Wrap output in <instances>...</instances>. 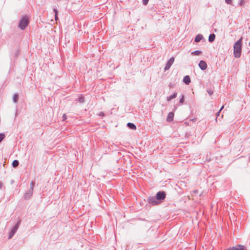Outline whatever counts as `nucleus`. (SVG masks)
Returning <instances> with one entry per match:
<instances>
[{
	"mask_svg": "<svg viewBox=\"0 0 250 250\" xmlns=\"http://www.w3.org/2000/svg\"><path fill=\"white\" fill-rule=\"evenodd\" d=\"M232 0H225V2L228 4H232Z\"/></svg>",
	"mask_w": 250,
	"mask_h": 250,
	"instance_id": "obj_27",
	"label": "nucleus"
},
{
	"mask_svg": "<svg viewBox=\"0 0 250 250\" xmlns=\"http://www.w3.org/2000/svg\"><path fill=\"white\" fill-rule=\"evenodd\" d=\"M199 67L202 70H205L207 68V64L205 61L201 60L199 62Z\"/></svg>",
	"mask_w": 250,
	"mask_h": 250,
	"instance_id": "obj_7",
	"label": "nucleus"
},
{
	"mask_svg": "<svg viewBox=\"0 0 250 250\" xmlns=\"http://www.w3.org/2000/svg\"><path fill=\"white\" fill-rule=\"evenodd\" d=\"M62 118H63V120H65L67 118L66 115L65 114H63L62 116Z\"/></svg>",
	"mask_w": 250,
	"mask_h": 250,
	"instance_id": "obj_29",
	"label": "nucleus"
},
{
	"mask_svg": "<svg viewBox=\"0 0 250 250\" xmlns=\"http://www.w3.org/2000/svg\"><path fill=\"white\" fill-rule=\"evenodd\" d=\"M34 185H35V182H33V181H32L31 182V183H30V189H31V190H33Z\"/></svg>",
	"mask_w": 250,
	"mask_h": 250,
	"instance_id": "obj_25",
	"label": "nucleus"
},
{
	"mask_svg": "<svg viewBox=\"0 0 250 250\" xmlns=\"http://www.w3.org/2000/svg\"><path fill=\"white\" fill-rule=\"evenodd\" d=\"M5 135L3 133H0V143L5 138Z\"/></svg>",
	"mask_w": 250,
	"mask_h": 250,
	"instance_id": "obj_21",
	"label": "nucleus"
},
{
	"mask_svg": "<svg viewBox=\"0 0 250 250\" xmlns=\"http://www.w3.org/2000/svg\"><path fill=\"white\" fill-rule=\"evenodd\" d=\"M184 101V95H181V97L179 100V103L180 104H183Z\"/></svg>",
	"mask_w": 250,
	"mask_h": 250,
	"instance_id": "obj_20",
	"label": "nucleus"
},
{
	"mask_svg": "<svg viewBox=\"0 0 250 250\" xmlns=\"http://www.w3.org/2000/svg\"><path fill=\"white\" fill-rule=\"evenodd\" d=\"M174 58L173 57H171L167 62L166 65L165 67V70L167 71L169 69L170 67H171V65L173 64V63L174 62Z\"/></svg>",
	"mask_w": 250,
	"mask_h": 250,
	"instance_id": "obj_6",
	"label": "nucleus"
},
{
	"mask_svg": "<svg viewBox=\"0 0 250 250\" xmlns=\"http://www.w3.org/2000/svg\"><path fill=\"white\" fill-rule=\"evenodd\" d=\"M202 53V51L200 50H196L192 52L191 54L195 56L200 55Z\"/></svg>",
	"mask_w": 250,
	"mask_h": 250,
	"instance_id": "obj_15",
	"label": "nucleus"
},
{
	"mask_svg": "<svg viewBox=\"0 0 250 250\" xmlns=\"http://www.w3.org/2000/svg\"><path fill=\"white\" fill-rule=\"evenodd\" d=\"M224 107V106L223 105L221 107V108H220V109L219 110V111L217 113V114H216L217 117L215 119L216 121H217V117L219 116L220 113L221 111L223 109Z\"/></svg>",
	"mask_w": 250,
	"mask_h": 250,
	"instance_id": "obj_23",
	"label": "nucleus"
},
{
	"mask_svg": "<svg viewBox=\"0 0 250 250\" xmlns=\"http://www.w3.org/2000/svg\"><path fill=\"white\" fill-rule=\"evenodd\" d=\"M127 126L128 127L133 130L136 129V126L133 123H128L127 124Z\"/></svg>",
	"mask_w": 250,
	"mask_h": 250,
	"instance_id": "obj_13",
	"label": "nucleus"
},
{
	"mask_svg": "<svg viewBox=\"0 0 250 250\" xmlns=\"http://www.w3.org/2000/svg\"><path fill=\"white\" fill-rule=\"evenodd\" d=\"M148 202L149 204L153 205H157L160 203L158 201L156 197L150 196L148 198Z\"/></svg>",
	"mask_w": 250,
	"mask_h": 250,
	"instance_id": "obj_4",
	"label": "nucleus"
},
{
	"mask_svg": "<svg viewBox=\"0 0 250 250\" xmlns=\"http://www.w3.org/2000/svg\"><path fill=\"white\" fill-rule=\"evenodd\" d=\"M53 11L55 13V20L57 21V20H58V17H57L58 10L56 8H54Z\"/></svg>",
	"mask_w": 250,
	"mask_h": 250,
	"instance_id": "obj_22",
	"label": "nucleus"
},
{
	"mask_svg": "<svg viewBox=\"0 0 250 250\" xmlns=\"http://www.w3.org/2000/svg\"><path fill=\"white\" fill-rule=\"evenodd\" d=\"M12 166L14 167H17L19 165V162L18 161V160H15L13 161V162H12Z\"/></svg>",
	"mask_w": 250,
	"mask_h": 250,
	"instance_id": "obj_18",
	"label": "nucleus"
},
{
	"mask_svg": "<svg viewBox=\"0 0 250 250\" xmlns=\"http://www.w3.org/2000/svg\"><path fill=\"white\" fill-rule=\"evenodd\" d=\"M28 23V18L26 16H24L21 19L19 26L21 29L24 30L27 26Z\"/></svg>",
	"mask_w": 250,
	"mask_h": 250,
	"instance_id": "obj_2",
	"label": "nucleus"
},
{
	"mask_svg": "<svg viewBox=\"0 0 250 250\" xmlns=\"http://www.w3.org/2000/svg\"><path fill=\"white\" fill-rule=\"evenodd\" d=\"M237 250H247L246 247L243 245H237Z\"/></svg>",
	"mask_w": 250,
	"mask_h": 250,
	"instance_id": "obj_16",
	"label": "nucleus"
},
{
	"mask_svg": "<svg viewBox=\"0 0 250 250\" xmlns=\"http://www.w3.org/2000/svg\"><path fill=\"white\" fill-rule=\"evenodd\" d=\"M245 0H239V4L242 6L245 3Z\"/></svg>",
	"mask_w": 250,
	"mask_h": 250,
	"instance_id": "obj_26",
	"label": "nucleus"
},
{
	"mask_svg": "<svg viewBox=\"0 0 250 250\" xmlns=\"http://www.w3.org/2000/svg\"><path fill=\"white\" fill-rule=\"evenodd\" d=\"M215 38V35L214 34H211L209 35L208 37V42H213Z\"/></svg>",
	"mask_w": 250,
	"mask_h": 250,
	"instance_id": "obj_14",
	"label": "nucleus"
},
{
	"mask_svg": "<svg viewBox=\"0 0 250 250\" xmlns=\"http://www.w3.org/2000/svg\"><path fill=\"white\" fill-rule=\"evenodd\" d=\"M33 190H31V189H29L28 192L25 193L24 195V198L25 199H29L33 194Z\"/></svg>",
	"mask_w": 250,
	"mask_h": 250,
	"instance_id": "obj_9",
	"label": "nucleus"
},
{
	"mask_svg": "<svg viewBox=\"0 0 250 250\" xmlns=\"http://www.w3.org/2000/svg\"><path fill=\"white\" fill-rule=\"evenodd\" d=\"M78 101L81 103H83L84 102V99L83 96H81L78 98Z\"/></svg>",
	"mask_w": 250,
	"mask_h": 250,
	"instance_id": "obj_19",
	"label": "nucleus"
},
{
	"mask_svg": "<svg viewBox=\"0 0 250 250\" xmlns=\"http://www.w3.org/2000/svg\"><path fill=\"white\" fill-rule=\"evenodd\" d=\"M203 36L202 35L198 34L195 38L194 41L196 42H200L203 39Z\"/></svg>",
	"mask_w": 250,
	"mask_h": 250,
	"instance_id": "obj_12",
	"label": "nucleus"
},
{
	"mask_svg": "<svg viewBox=\"0 0 250 250\" xmlns=\"http://www.w3.org/2000/svg\"><path fill=\"white\" fill-rule=\"evenodd\" d=\"M149 0H143V3L144 5H146L148 2Z\"/></svg>",
	"mask_w": 250,
	"mask_h": 250,
	"instance_id": "obj_28",
	"label": "nucleus"
},
{
	"mask_svg": "<svg viewBox=\"0 0 250 250\" xmlns=\"http://www.w3.org/2000/svg\"><path fill=\"white\" fill-rule=\"evenodd\" d=\"M237 248H238L237 247V245H236L235 247H232L229 248L228 249H227L226 250H237Z\"/></svg>",
	"mask_w": 250,
	"mask_h": 250,
	"instance_id": "obj_24",
	"label": "nucleus"
},
{
	"mask_svg": "<svg viewBox=\"0 0 250 250\" xmlns=\"http://www.w3.org/2000/svg\"><path fill=\"white\" fill-rule=\"evenodd\" d=\"M174 113L173 112H169L167 118V122H171L173 121L174 118Z\"/></svg>",
	"mask_w": 250,
	"mask_h": 250,
	"instance_id": "obj_8",
	"label": "nucleus"
},
{
	"mask_svg": "<svg viewBox=\"0 0 250 250\" xmlns=\"http://www.w3.org/2000/svg\"><path fill=\"white\" fill-rule=\"evenodd\" d=\"M183 82L186 84H188L190 83V79L189 76L187 75L184 77Z\"/></svg>",
	"mask_w": 250,
	"mask_h": 250,
	"instance_id": "obj_10",
	"label": "nucleus"
},
{
	"mask_svg": "<svg viewBox=\"0 0 250 250\" xmlns=\"http://www.w3.org/2000/svg\"><path fill=\"white\" fill-rule=\"evenodd\" d=\"M177 92H174L172 95H171V96H168L167 97V102H169L170 101H171V100L175 98L176 97H177Z\"/></svg>",
	"mask_w": 250,
	"mask_h": 250,
	"instance_id": "obj_11",
	"label": "nucleus"
},
{
	"mask_svg": "<svg viewBox=\"0 0 250 250\" xmlns=\"http://www.w3.org/2000/svg\"><path fill=\"white\" fill-rule=\"evenodd\" d=\"M166 196V192L164 191H159L156 194V198L159 200H163Z\"/></svg>",
	"mask_w": 250,
	"mask_h": 250,
	"instance_id": "obj_5",
	"label": "nucleus"
},
{
	"mask_svg": "<svg viewBox=\"0 0 250 250\" xmlns=\"http://www.w3.org/2000/svg\"><path fill=\"white\" fill-rule=\"evenodd\" d=\"M19 99V96L17 93H15L13 97V100L14 103H17Z\"/></svg>",
	"mask_w": 250,
	"mask_h": 250,
	"instance_id": "obj_17",
	"label": "nucleus"
},
{
	"mask_svg": "<svg viewBox=\"0 0 250 250\" xmlns=\"http://www.w3.org/2000/svg\"><path fill=\"white\" fill-rule=\"evenodd\" d=\"M2 184L1 182H0V188H2Z\"/></svg>",
	"mask_w": 250,
	"mask_h": 250,
	"instance_id": "obj_32",
	"label": "nucleus"
},
{
	"mask_svg": "<svg viewBox=\"0 0 250 250\" xmlns=\"http://www.w3.org/2000/svg\"><path fill=\"white\" fill-rule=\"evenodd\" d=\"M242 38L236 42L233 46V54L236 58H239L241 55Z\"/></svg>",
	"mask_w": 250,
	"mask_h": 250,
	"instance_id": "obj_1",
	"label": "nucleus"
},
{
	"mask_svg": "<svg viewBox=\"0 0 250 250\" xmlns=\"http://www.w3.org/2000/svg\"><path fill=\"white\" fill-rule=\"evenodd\" d=\"M208 93H209V94L210 95H212V94L213 93V92H212V91H210H210H208Z\"/></svg>",
	"mask_w": 250,
	"mask_h": 250,
	"instance_id": "obj_31",
	"label": "nucleus"
},
{
	"mask_svg": "<svg viewBox=\"0 0 250 250\" xmlns=\"http://www.w3.org/2000/svg\"><path fill=\"white\" fill-rule=\"evenodd\" d=\"M104 112H101V113H99V115L100 116H104Z\"/></svg>",
	"mask_w": 250,
	"mask_h": 250,
	"instance_id": "obj_30",
	"label": "nucleus"
},
{
	"mask_svg": "<svg viewBox=\"0 0 250 250\" xmlns=\"http://www.w3.org/2000/svg\"><path fill=\"white\" fill-rule=\"evenodd\" d=\"M20 223V222H18L12 228V229H11L10 232L9 233V236H8V238L9 239H11L12 238V237L14 236V235L15 234V233L16 232V231H17V230H18V229L19 228V226Z\"/></svg>",
	"mask_w": 250,
	"mask_h": 250,
	"instance_id": "obj_3",
	"label": "nucleus"
}]
</instances>
